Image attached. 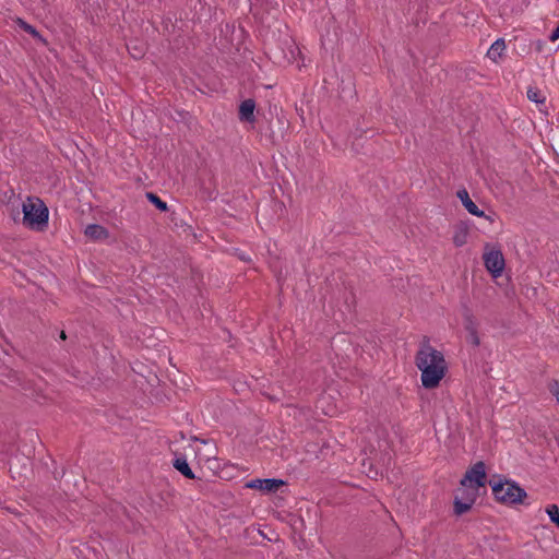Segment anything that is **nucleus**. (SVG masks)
<instances>
[{"label": "nucleus", "instance_id": "423d86ee", "mask_svg": "<svg viewBox=\"0 0 559 559\" xmlns=\"http://www.w3.org/2000/svg\"><path fill=\"white\" fill-rule=\"evenodd\" d=\"M488 481L486 464L483 461H478L465 472L463 478L460 480V485L465 486L469 484L473 485V487L485 489Z\"/></svg>", "mask_w": 559, "mask_h": 559}, {"label": "nucleus", "instance_id": "2eb2a0df", "mask_svg": "<svg viewBox=\"0 0 559 559\" xmlns=\"http://www.w3.org/2000/svg\"><path fill=\"white\" fill-rule=\"evenodd\" d=\"M550 521L559 528V508L557 504H549L546 508Z\"/></svg>", "mask_w": 559, "mask_h": 559}, {"label": "nucleus", "instance_id": "4468645a", "mask_svg": "<svg viewBox=\"0 0 559 559\" xmlns=\"http://www.w3.org/2000/svg\"><path fill=\"white\" fill-rule=\"evenodd\" d=\"M145 197L150 203H152L156 209H158L160 212H167L168 205L165 201H163L156 193L154 192H146Z\"/></svg>", "mask_w": 559, "mask_h": 559}, {"label": "nucleus", "instance_id": "f3484780", "mask_svg": "<svg viewBox=\"0 0 559 559\" xmlns=\"http://www.w3.org/2000/svg\"><path fill=\"white\" fill-rule=\"evenodd\" d=\"M21 27H22L26 33L31 34L33 37H36V38H40V39H41L40 34L38 33V31H37L34 26H32V25L27 24V23H26V22H24V21H21Z\"/></svg>", "mask_w": 559, "mask_h": 559}, {"label": "nucleus", "instance_id": "7ed1b4c3", "mask_svg": "<svg viewBox=\"0 0 559 559\" xmlns=\"http://www.w3.org/2000/svg\"><path fill=\"white\" fill-rule=\"evenodd\" d=\"M22 223L34 230L41 231L48 225V209L39 198H27L22 203Z\"/></svg>", "mask_w": 559, "mask_h": 559}, {"label": "nucleus", "instance_id": "6e6552de", "mask_svg": "<svg viewBox=\"0 0 559 559\" xmlns=\"http://www.w3.org/2000/svg\"><path fill=\"white\" fill-rule=\"evenodd\" d=\"M255 102L252 98L245 99L239 105L238 118L241 122L253 123L255 121Z\"/></svg>", "mask_w": 559, "mask_h": 559}, {"label": "nucleus", "instance_id": "9b49d317", "mask_svg": "<svg viewBox=\"0 0 559 559\" xmlns=\"http://www.w3.org/2000/svg\"><path fill=\"white\" fill-rule=\"evenodd\" d=\"M173 466L188 479H195L193 471L189 466V463L185 456L176 457L173 462Z\"/></svg>", "mask_w": 559, "mask_h": 559}, {"label": "nucleus", "instance_id": "b1692460", "mask_svg": "<svg viewBox=\"0 0 559 559\" xmlns=\"http://www.w3.org/2000/svg\"><path fill=\"white\" fill-rule=\"evenodd\" d=\"M64 475V471L62 469L61 474H59L58 472H55L53 473V476L56 479H58L59 477H62Z\"/></svg>", "mask_w": 559, "mask_h": 559}, {"label": "nucleus", "instance_id": "412c9836", "mask_svg": "<svg viewBox=\"0 0 559 559\" xmlns=\"http://www.w3.org/2000/svg\"><path fill=\"white\" fill-rule=\"evenodd\" d=\"M466 341L473 346H478L480 344L477 331H472V333H467Z\"/></svg>", "mask_w": 559, "mask_h": 559}, {"label": "nucleus", "instance_id": "bb28decb", "mask_svg": "<svg viewBox=\"0 0 559 559\" xmlns=\"http://www.w3.org/2000/svg\"><path fill=\"white\" fill-rule=\"evenodd\" d=\"M353 145H354V146H355V145H359V139H356V141H355V142H353Z\"/></svg>", "mask_w": 559, "mask_h": 559}, {"label": "nucleus", "instance_id": "9d476101", "mask_svg": "<svg viewBox=\"0 0 559 559\" xmlns=\"http://www.w3.org/2000/svg\"><path fill=\"white\" fill-rule=\"evenodd\" d=\"M85 235L92 240H105L109 237V231L102 225L91 224L85 228Z\"/></svg>", "mask_w": 559, "mask_h": 559}, {"label": "nucleus", "instance_id": "39448f33", "mask_svg": "<svg viewBox=\"0 0 559 559\" xmlns=\"http://www.w3.org/2000/svg\"><path fill=\"white\" fill-rule=\"evenodd\" d=\"M489 248V243H486V251L483 254V260L486 270L490 273L492 277L497 278L502 274L506 266V262L502 251L500 249Z\"/></svg>", "mask_w": 559, "mask_h": 559}, {"label": "nucleus", "instance_id": "a878e982", "mask_svg": "<svg viewBox=\"0 0 559 559\" xmlns=\"http://www.w3.org/2000/svg\"><path fill=\"white\" fill-rule=\"evenodd\" d=\"M60 338L63 340V341L67 340V334H66L64 331L60 332Z\"/></svg>", "mask_w": 559, "mask_h": 559}, {"label": "nucleus", "instance_id": "6ab92c4d", "mask_svg": "<svg viewBox=\"0 0 559 559\" xmlns=\"http://www.w3.org/2000/svg\"><path fill=\"white\" fill-rule=\"evenodd\" d=\"M464 326L467 333H472V331H477L476 323L471 314L465 316Z\"/></svg>", "mask_w": 559, "mask_h": 559}, {"label": "nucleus", "instance_id": "aec40b11", "mask_svg": "<svg viewBox=\"0 0 559 559\" xmlns=\"http://www.w3.org/2000/svg\"><path fill=\"white\" fill-rule=\"evenodd\" d=\"M549 391L556 397V400L559 404V381L558 380H552L549 383Z\"/></svg>", "mask_w": 559, "mask_h": 559}, {"label": "nucleus", "instance_id": "cd10ccee", "mask_svg": "<svg viewBox=\"0 0 559 559\" xmlns=\"http://www.w3.org/2000/svg\"><path fill=\"white\" fill-rule=\"evenodd\" d=\"M556 440H557V443H558V445H559V437H557V438H556Z\"/></svg>", "mask_w": 559, "mask_h": 559}, {"label": "nucleus", "instance_id": "0eeeda50", "mask_svg": "<svg viewBox=\"0 0 559 559\" xmlns=\"http://www.w3.org/2000/svg\"><path fill=\"white\" fill-rule=\"evenodd\" d=\"M286 481L276 478L251 479L246 484L247 488L261 490L263 492H276L281 487L285 486Z\"/></svg>", "mask_w": 559, "mask_h": 559}, {"label": "nucleus", "instance_id": "dca6fc26", "mask_svg": "<svg viewBox=\"0 0 559 559\" xmlns=\"http://www.w3.org/2000/svg\"><path fill=\"white\" fill-rule=\"evenodd\" d=\"M527 98L531 102L537 103V104H545V97H542L540 91L534 87H530L527 90Z\"/></svg>", "mask_w": 559, "mask_h": 559}, {"label": "nucleus", "instance_id": "a211bd4d", "mask_svg": "<svg viewBox=\"0 0 559 559\" xmlns=\"http://www.w3.org/2000/svg\"><path fill=\"white\" fill-rule=\"evenodd\" d=\"M128 47V50L129 52L131 53V56L134 58V59H141L143 56H144V50L143 48L141 47H138V46H127Z\"/></svg>", "mask_w": 559, "mask_h": 559}, {"label": "nucleus", "instance_id": "f8f14e48", "mask_svg": "<svg viewBox=\"0 0 559 559\" xmlns=\"http://www.w3.org/2000/svg\"><path fill=\"white\" fill-rule=\"evenodd\" d=\"M506 49V43L503 38H498L487 51V57L492 61L497 62L498 58L502 56L503 50Z\"/></svg>", "mask_w": 559, "mask_h": 559}, {"label": "nucleus", "instance_id": "393cba45", "mask_svg": "<svg viewBox=\"0 0 559 559\" xmlns=\"http://www.w3.org/2000/svg\"><path fill=\"white\" fill-rule=\"evenodd\" d=\"M484 218H486L487 221H489L490 223H493V217L491 215H486L483 216Z\"/></svg>", "mask_w": 559, "mask_h": 559}, {"label": "nucleus", "instance_id": "20e7f679", "mask_svg": "<svg viewBox=\"0 0 559 559\" xmlns=\"http://www.w3.org/2000/svg\"><path fill=\"white\" fill-rule=\"evenodd\" d=\"M480 488L466 484L459 487L454 492L453 512L456 516H461L468 512L475 503Z\"/></svg>", "mask_w": 559, "mask_h": 559}, {"label": "nucleus", "instance_id": "4be33fe9", "mask_svg": "<svg viewBox=\"0 0 559 559\" xmlns=\"http://www.w3.org/2000/svg\"><path fill=\"white\" fill-rule=\"evenodd\" d=\"M549 39L551 41H556L557 39H559V25L551 32Z\"/></svg>", "mask_w": 559, "mask_h": 559}, {"label": "nucleus", "instance_id": "f257e3e1", "mask_svg": "<svg viewBox=\"0 0 559 559\" xmlns=\"http://www.w3.org/2000/svg\"><path fill=\"white\" fill-rule=\"evenodd\" d=\"M415 365L421 371L423 386L428 390L437 388L448 371L443 354L430 345L428 336H424L420 342Z\"/></svg>", "mask_w": 559, "mask_h": 559}, {"label": "nucleus", "instance_id": "1a4fd4ad", "mask_svg": "<svg viewBox=\"0 0 559 559\" xmlns=\"http://www.w3.org/2000/svg\"><path fill=\"white\" fill-rule=\"evenodd\" d=\"M456 197L461 200L463 206L469 214L474 216H485V212L479 210L478 206L473 202L466 189H460L456 192Z\"/></svg>", "mask_w": 559, "mask_h": 559}, {"label": "nucleus", "instance_id": "5701e85b", "mask_svg": "<svg viewBox=\"0 0 559 559\" xmlns=\"http://www.w3.org/2000/svg\"><path fill=\"white\" fill-rule=\"evenodd\" d=\"M239 259L246 262H249L251 259L245 254H238Z\"/></svg>", "mask_w": 559, "mask_h": 559}, {"label": "nucleus", "instance_id": "ddd939ff", "mask_svg": "<svg viewBox=\"0 0 559 559\" xmlns=\"http://www.w3.org/2000/svg\"><path fill=\"white\" fill-rule=\"evenodd\" d=\"M467 234H468V228L464 223H461L460 225H457L455 234L453 236V243L456 247L464 246L467 241Z\"/></svg>", "mask_w": 559, "mask_h": 559}, {"label": "nucleus", "instance_id": "f03ea898", "mask_svg": "<svg viewBox=\"0 0 559 559\" xmlns=\"http://www.w3.org/2000/svg\"><path fill=\"white\" fill-rule=\"evenodd\" d=\"M495 499L504 504L523 503L527 497L526 491L514 480L507 479L502 475H493L489 481Z\"/></svg>", "mask_w": 559, "mask_h": 559}]
</instances>
